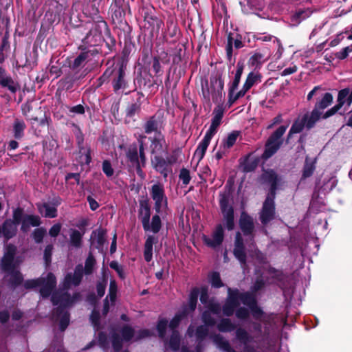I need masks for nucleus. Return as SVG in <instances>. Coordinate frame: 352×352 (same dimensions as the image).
<instances>
[{"mask_svg":"<svg viewBox=\"0 0 352 352\" xmlns=\"http://www.w3.org/2000/svg\"><path fill=\"white\" fill-rule=\"evenodd\" d=\"M209 282L212 287L219 289L223 287L224 284L221 278L220 274L218 272H212L208 275Z\"/></svg>","mask_w":352,"mask_h":352,"instance_id":"nucleus-53","label":"nucleus"},{"mask_svg":"<svg viewBox=\"0 0 352 352\" xmlns=\"http://www.w3.org/2000/svg\"><path fill=\"white\" fill-rule=\"evenodd\" d=\"M199 295V288L197 287L192 288L189 294L188 304L184 305L182 310H185L188 315L192 314L196 309Z\"/></svg>","mask_w":352,"mask_h":352,"instance_id":"nucleus-27","label":"nucleus"},{"mask_svg":"<svg viewBox=\"0 0 352 352\" xmlns=\"http://www.w3.org/2000/svg\"><path fill=\"white\" fill-rule=\"evenodd\" d=\"M151 196L155 201H164L165 205L167 204V197L161 184H155L151 186Z\"/></svg>","mask_w":352,"mask_h":352,"instance_id":"nucleus-30","label":"nucleus"},{"mask_svg":"<svg viewBox=\"0 0 352 352\" xmlns=\"http://www.w3.org/2000/svg\"><path fill=\"white\" fill-rule=\"evenodd\" d=\"M41 218L38 215L27 214L23 213V217L21 222V230L26 232L30 226L38 227L41 225Z\"/></svg>","mask_w":352,"mask_h":352,"instance_id":"nucleus-29","label":"nucleus"},{"mask_svg":"<svg viewBox=\"0 0 352 352\" xmlns=\"http://www.w3.org/2000/svg\"><path fill=\"white\" fill-rule=\"evenodd\" d=\"M98 345L103 350L106 351L109 347L108 336L104 331H99L98 333Z\"/></svg>","mask_w":352,"mask_h":352,"instance_id":"nucleus-57","label":"nucleus"},{"mask_svg":"<svg viewBox=\"0 0 352 352\" xmlns=\"http://www.w3.org/2000/svg\"><path fill=\"white\" fill-rule=\"evenodd\" d=\"M118 292V285L115 279H111L109 283V294L108 298L111 302H114L116 300Z\"/></svg>","mask_w":352,"mask_h":352,"instance_id":"nucleus-62","label":"nucleus"},{"mask_svg":"<svg viewBox=\"0 0 352 352\" xmlns=\"http://www.w3.org/2000/svg\"><path fill=\"white\" fill-rule=\"evenodd\" d=\"M56 278L52 272H48L46 277H39L35 279H29L24 282L26 289L41 287L39 293L43 298H47L56 287Z\"/></svg>","mask_w":352,"mask_h":352,"instance_id":"nucleus-4","label":"nucleus"},{"mask_svg":"<svg viewBox=\"0 0 352 352\" xmlns=\"http://www.w3.org/2000/svg\"><path fill=\"white\" fill-rule=\"evenodd\" d=\"M236 338L243 344L244 352H256L254 347L250 344L253 341V337L243 328L239 327L235 332Z\"/></svg>","mask_w":352,"mask_h":352,"instance_id":"nucleus-25","label":"nucleus"},{"mask_svg":"<svg viewBox=\"0 0 352 352\" xmlns=\"http://www.w3.org/2000/svg\"><path fill=\"white\" fill-rule=\"evenodd\" d=\"M239 135V131H233L232 133L228 134L227 138L223 142V146L227 148H230L235 144L238 136Z\"/></svg>","mask_w":352,"mask_h":352,"instance_id":"nucleus-61","label":"nucleus"},{"mask_svg":"<svg viewBox=\"0 0 352 352\" xmlns=\"http://www.w3.org/2000/svg\"><path fill=\"white\" fill-rule=\"evenodd\" d=\"M333 96L331 93L326 92L319 94L316 98L313 110L309 113L310 115V122L319 121L323 111L333 103Z\"/></svg>","mask_w":352,"mask_h":352,"instance_id":"nucleus-10","label":"nucleus"},{"mask_svg":"<svg viewBox=\"0 0 352 352\" xmlns=\"http://www.w3.org/2000/svg\"><path fill=\"white\" fill-rule=\"evenodd\" d=\"M245 46L244 43L242 41V36L240 34H236L235 36H233L232 32H229L227 38V44L226 47V56L229 61H231L233 47L236 50H239Z\"/></svg>","mask_w":352,"mask_h":352,"instance_id":"nucleus-23","label":"nucleus"},{"mask_svg":"<svg viewBox=\"0 0 352 352\" xmlns=\"http://www.w3.org/2000/svg\"><path fill=\"white\" fill-rule=\"evenodd\" d=\"M100 39L101 32L98 31V28L91 29L86 34L85 37L82 39L85 44L90 46H95L97 45V38Z\"/></svg>","mask_w":352,"mask_h":352,"instance_id":"nucleus-38","label":"nucleus"},{"mask_svg":"<svg viewBox=\"0 0 352 352\" xmlns=\"http://www.w3.org/2000/svg\"><path fill=\"white\" fill-rule=\"evenodd\" d=\"M130 78L127 74L126 65L123 60L113 62L96 80V87L99 88L104 84L110 82L113 91L116 94L129 95L132 93Z\"/></svg>","mask_w":352,"mask_h":352,"instance_id":"nucleus-1","label":"nucleus"},{"mask_svg":"<svg viewBox=\"0 0 352 352\" xmlns=\"http://www.w3.org/2000/svg\"><path fill=\"white\" fill-rule=\"evenodd\" d=\"M206 88L202 85V94L204 98L210 101V97L213 102L219 103L222 101L223 96L225 93L223 92L224 87V81L222 78V74L217 72L215 74H212L210 78V85L206 80Z\"/></svg>","mask_w":352,"mask_h":352,"instance_id":"nucleus-3","label":"nucleus"},{"mask_svg":"<svg viewBox=\"0 0 352 352\" xmlns=\"http://www.w3.org/2000/svg\"><path fill=\"white\" fill-rule=\"evenodd\" d=\"M135 95V102L128 105V107L126 109L125 113L126 118H132L135 116V114L139 113L141 111V105L142 103V98L144 97V94H143V92L138 91Z\"/></svg>","mask_w":352,"mask_h":352,"instance_id":"nucleus-28","label":"nucleus"},{"mask_svg":"<svg viewBox=\"0 0 352 352\" xmlns=\"http://www.w3.org/2000/svg\"><path fill=\"white\" fill-rule=\"evenodd\" d=\"M139 146L136 144H133L126 151V157L128 161L135 167L137 173L140 175L142 173V170L140 168L139 162Z\"/></svg>","mask_w":352,"mask_h":352,"instance_id":"nucleus-26","label":"nucleus"},{"mask_svg":"<svg viewBox=\"0 0 352 352\" xmlns=\"http://www.w3.org/2000/svg\"><path fill=\"white\" fill-rule=\"evenodd\" d=\"M233 254L241 265H246L247 253L245 245H234Z\"/></svg>","mask_w":352,"mask_h":352,"instance_id":"nucleus-40","label":"nucleus"},{"mask_svg":"<svg viewBox=\"0 0 352 352\" xmlns=\"http://www.w3.org/2000/svg\"><path fill=\"white\" fill-rule=\"evenodd\" d=\"M85 231L80 232L79 230L76 229L70 230L69 234V245L70 246L75 248H80L82 245V238Z\"/></svg>","mask_w":352,"mask_h":352,"instance_id":"nucleus-36","label":"nucleus"},{"mask_svg":"<svg viewBox=\"0 0 352 352\" xmlns=\"http://www.w3.org/2000/svg\"><path fill=\"white\" fill-rule=\"evenodd\" d=\"M23 217V208L17 207L12 211V219H6L1 227L5 241L14 237L17 234V226L21 223Z\"/></svg>","mask_w":352,"mask_h":352,"instance_id":"nucleus-8","label":"nucleus"},{"mask_svg":"<svg viewBox=\"0 0 352 352\" xmlns=\"http://www.w3.org/2000/svg\"><path fill=\"white\" fill-rule=\"evenodd\" d=\"M288 125H281L274 131L266 140L264 151L261 155V159L267 160L272 157L280 149L283 144L282 137L285 134Z\"/></svg>","mask_w":352,"mask_h":352,"instance_id":"nucleus-6","label":"nucleus"},{"mask_svg":"<svg viewBox=\"0 0 352 352\" xmlns=\"http://www.w3.org/2000/svg\"><path fill=\"white\" fill-rule=\"evenodd\" d=\"M144 21L151 26L152 34L153 32H158L163 25L162 19L148 12L144 13Z\"/></svg>","mask_w":352,"mask_h":352,"instance_id":"nucleus-35","label":"nucleus"},{"mask_svg":"<svg viewBox=\"0 0 352 352\" xmlns=\"http://www.w3.org/2000/svg\"><path fill=\"white\" fill-rule=\"evenodd\" d=\"M259 158L258 157L251 160L247 158L243 164V171L245 173L254 171L257 168Z\"/></svg>","mask_w":352,"mask_h":352,"instance_id":"nucleus-58","label":"nucleus"},{"mask_svg":"<svg viewBox=\"0 0 352 352\" xmlns=\"http://www.w3.org/2000/svg\"><path fill=\"white\" fill-rule=\"evenodd\" d=\"M83 277V269L80 265H77L74 270V274L67 273L63 280V287L64 289H69L72 285L78 286L82 281Z\"/></svg>","mask_w":352,"mask_h":352,"instance_id":"nucleus-22","label":"nucleus"},{"mask_svg":"<svg viewBox=\"0 0 352 352\" xmlns=\"http://www.w3.org/2000/svg\"><path fill=\"white\" fill-rule=\"evenodd\" d=\"M108 282V276L104 270L101 278L96 283V292L98 298H102L104 294Z\"/></svg>","mask_w":352,"mask_h":352,"instance_id":"nucleus-44","label":"nucleus"},{"mask_svg":"<svg viewBox=\"0 0 352 352\" xmlns=\"http://www.w3.org/2000/svg\"><path fill=\"white\" fill-rule=\"evenodd\" d=\"M212 239L206 234L201 236L202 241L207 247L216 249L220 246L224 240V230L221 224H217L212 233Z\"/></svg>","mask_w":352,"mask_h":352,"instance_id":"nucleus-16","label":"nucleus"},{"mask_svg":"<svg viewBox=\"0 0 352 352\" xmlns=\"http://www.w3.org/2000/svg\"><path fill=\"white\" fill-rule=\"evenodd\" d=\"M47 230L43 227L35 228L32 233V238L36 243L40 244L43 242Z\"/></svg>","mask_w":352,"mask_h":352,"instance_id":"nucleus-55","label":"nucleus"},{"mask_svg":"<svg viewBox=\"0 0 352 352\" xmlns=\"http://www.w3.org/2000/svg\"><path fill=\"white\" fill-rule=\"evenodd\" d=\"M224 109L221 105H217L213 110V117L211 120V125L219 127L223 117Z\"/></svg>","mask_w":352,"mask_h":352,"instance_id":"nucleus-46","label":"nucleus"},{"mask_svg":"<svg viewBox=\"0 0 352 352\" xmlns=\"http://www.w3.org/2000/svg\"><path fill=\"white\" fill-rule=\"evenodd\" d=\"M98 54V51L96 48L91 50H86L85 48L73 60L67 58L66 59V64L72 71L78 72Z\"/></svg>","mask_w":352,"mask_h":352,"instance_id":"nucleus-13","label":"nucleus"},{"mask_svg":"<svg viewBox=\"0 0 352 352\" xmlns=\"http://www.w3.org/2000/svg\"><path fill=\"white\" fill-rule=\"evenodd\" d=\"M146 138L145 135H140L138 138V142L139 144V162H140V168L144 167L146 163V157L144 151V140Z\"/></svg>","mask_w":352,"mask_h":352,"instance_id":"nucleus-42","label":"nucleus"},{"mask_svg":"<svg viewBox=\"0 0 352 352\" xmlns=\"http://www.w3.org/2000/svg\"><path fill=\"white\" fill-rule=\"evenodd\" d=\"M154 84L155 82H152L149 77L143 75L142 68H138L134 73L133 88L131 90L132 92L138 91L142 92L143 90L151 88Z\"/></svg>","mask_w":352,"mask_h":352,"instance_id":"nucleus-18","label":"nucleus"},{"mask_svg":"<svg viewBox=\"0 0 352 352\" xmlns=\"http://www.w3.org/2000/svg\"><path fill=\"white\" fill-rule=\"evenodd\" d=\"M16 251V247L14 244L9 243L6 246L4 254L1 260V267L3 271H9L16 268L14 257Z\"/></svg>","mask_w":352,"mask_h":352,"instance_id":"nucleus-17","label":"nucleus"},{"mask_svg":"<svg viewBox=\"0 0 352 352\" xmlns=\"http://www.w3.org/2000/svg\"><path fill=\"white\" fill-rule=\"evenodd\" d=\"M219 207L225 221V226L228 230L231 231L234 228V210L230 204L231 193L230 190L219 192Z\"/></svg>","mask_w":352,"mask_h":352,"instance_id":"nucleus-7","label":"nucleus"},{"mask_svg":"<svg viewBox=\"0 0 352 352\" xmlns=\"http://www.w3.org/2000/svg\"><path fill=\"white\" fill-rule=\"evenodd\" d=\"M189 315L186 314L185 310H180L177 311L173 318L170 320L168 323V327L171 330V332L174 331H178V327L181 323V322L186 318Z\"/></svg>","mask_w":352,"mask_h":352,"instance_id":"nucleus-37","label":"nucleus"},{"mask_svg":"<svg viewBox=\"0 0 352 352\" xmlns=\"http://www.w3.org/2000/svg\"><path fill=\"white\" fill-rule=\"evenodd\" d=\"M261 179L263 183L270 184V186L265 200H270L271 202L274 203L276 190L278 188L281 177L274 169L269 168L263 170L261 175Z\"/></svg>","mask_w":352,"mask_h":352,"instance_id":"nucleus-12","label":"nucleus"},{"mask_svg":"<svg viewBox=\"0 0 352 352\" xmlns=\"http://www.w3.org/2000/svg\"><path fill=\"white\" fill-rule=\"evenodd\" d=\"M210 142V140L204 138L203 140L199 143L195 152V155L198 158L199 161L204 158Z\"/></svg>","mask_w":352,"mask_h":352,"instance_id":"nucleus-49","label":"nucleus"},{"mask_svg":"<svg viewBox=\"0 0 352 352\" xmlns=\"http://www.w3.org/2000/svg\"><path fill=\"white\" fill-rule=\"evenodd\" d=\"M244 69V63L242 61H239L236 64V71L234 75L233 81L230 85L229 87L237 89L240 83L241 77L242 76Z\"/></svg>","mask_w":352,"mask_h":352,"instance_id":"nucleus-48","label":"nucleus"},{"mask_svg":"<svg viewBox=\"0 0 352 352\" xmlns=\"http://www.w3.org/2000/svg\"><path fill=\"white\" fill-rule=\"evenodd\" d=\"M181 335L179 331H174L171 334L168 340V346L173 351H177L181 345Z\"/></svg>","mask_w":352,"mask_h":352,"instance_id":"nucleus-43","label":"nucleus"},{"mask_svg":"<svg viewBox=\"0 0 352 352\" xmlns=\"http://www.w3.org/2000/svg\"><path fill=\"white\" fill-rule=\"evenodd\" d=\"M275 203L270 200H265L260 214V220L262 224L267 225L275 217Z\"/></svg>","mask_w":352,"mask_h":352,"instance_id":"nucleus-24","label":"nucleus"},{"mask_svg":"<svg viewBox=\"0 0 352 352\" xmlns=\"http://www.w3.org/2000/svg\"><path fill=\"white\" fill-rule=\"evenodd\" d=\"M349 94V88L346 87L340 89L338 94L337 104L333 106V108L338 112V111L346 104V98Z\"/></svg>","mask_w":352,"mask_h":352,"instance_id":"nucleus-47","label":"nucleus"},{"mask_svg":"<svg viewBox=\"0 0 352 352\" xmlns=\"http://www.w3.org/2000/svg\"><path fill=\"white\" fill-rule=\"evenodd\" d=\"M150 142L149 150L151 157L155 155H161L164 152L167 151V144L166 142L165 135L162 133H158L153 136L148 138Z\"/></svg>","mask_w":352,"mask_h":352,"instance_id":"nucleus-15","label":"nucleus"},{"mask_svg":"<svg viewBox=\"0 0 352 352\" xmlns=\"http://www.w3.org/2000/svg\"><path fill=\"white\" fill-rule=\"evenodd\" d=\"M107 230L101 227L92 231L91 237H96V245L95 248L100 252H103V247L106 242Z\"/></svg>","mask_w":352,"mask_h":352,"instance_id":"nucleus-32","label":"nucleus"},{"mask_svg":"<svg viewBox=\"0 0 352 352\" xmlns=\"http://www.w3.org/2000/svg\"><path fill=\"white\" fill-rule=\"evenodd\" d=\"M261 75L259 73L251 72L248 74L243 85L241 91L245 94L257 82H261Z\"/></svg>","mask_w":352,"mask_h":352,"instance_id":"nucleus-33","label":"nucleus"},{"mask_svg":"<svg viewBox=\"0 0 352 352\" xmlns=\"http://www.w3.org/2000/svg\"><path fill=\"white\" fill-rule=\"evenodd\" d=\"M168 327V321L165 318H160L157 322L156 330L159 338L164 339L166 335V329Z\"/></svg>","mask_w":352,"mask_h":352,"instance_id":"nucleus-51","label":"nucleus"},{"mask_svg":"<svg viewBox=\"0 0 352 352\" xmlns=\"http://www.w3.org/2000/svg\"><path fill=\"white\" fill-rule=\"evenodd\" d=\"M235 325L229 318H223L217 325V328L221 332H231L235 329Z\"/></svg>","mask_w":352,"mask_h":352,"instance_id":"nucleus-54","label":"nucleus"},{"mask_svg":"<svg viewBox=\"0 0 352 352\" xmlns=\"http://www.w3.org/2000/svg\"><path fill=\"white\" fill-rule=\"evenodd\" d=\"M266 60L264 54L256 52L249 58L248 64L252 67H261Z\"/></svg>","mask_w":352,"mask_h":352,"instance_id":"nucleus-50","label":"nucleus"},{"mask_svg":"<svg viewBox=\"0 0 352 352\" xmlns=\"http://www.w3.org/2000/svg\"><path fill=\"white\" fill-rule=\"evenodd\" d=\"M139 204L138 218L141 221L144 230L145 232L151 231L154 234L158 233L162 226L160 215L154 214L150 223L151 211L148 199L140 200Z\"/></svg>","mask_w":352,"mask_h":352,"instance_id":"nucleus-2","label":"nucleus"},{"mask_svg":"<svg viewBox=\"0 0 352 352\" xmlns=\"http://www.w3.org/2000/svg\"><path fill=\"white\" fill-rule=\"evenodd\" d=\"M10 274V278L9 280L10 284L14 289L18 287L23 282V276L21 272L14 268L12 270L5 271Z\"/></svg>","mask_w":352,"mask_h":352,"instance_id":"nucleus-39","label":"nucleus"},{"mask_svg":"<svg viewBox=\"0 0 352 352\" xmlns=\"http://www.w3.org/2000/svg\"><path fill=\"white\" fill-rule=\"evenodd\" d=\"M157 243V239L153 235H149L145 241L144 248V258L146 262H150L153 258V246Z\"/></svg>","mask_w":352,"mask_h":352,"instance_id":"nucleus-34","label":"nucleus"},{"mask_svg":"<svg viewBox=\"0 0 352 352\" xmlns=\"http://www.w3.org/2000/svg\"><path fill=\"white\" fill-rule=\"evenodd\" d=\"M213 342L219 349L226 352L232 349L229 342L225 340L224 338L220 334H216L214 336Z\"/></svg>","mask_w":352,"mask_h":352,"instance_id":"nucleus-52","label":"nucleus"},{"mask_svg":"<svg viewBox=\"0 0 352 352\" xmlns=\"http://www.w3.org/2000/svg\"><path fill=\"white\" fill-rule=\"evenodd\" d=\"M96 263V261L91 252H89L85 263V274L89 275L93 273L94 267Z\"/></svg>","mask_w":352,"mask_h":352,"instance_id":"nucleus-56","label":"nucleus"},{"mask_svg":"<svg viewBox=\"0 0 352 352\" xmlns=\"http://www.w3.org/2000/svg\"><path fill=\"white\" fill-rule=\"evenodd\" d=\"M316 158L314 160L307 157L305 160L304 166L302 170L300 181L305 180L310 177L316 170Z\"/></svg>","mask_w":352,"mask_h":352,"instance_id":"nucleus-31","label":"nucleus"},{"mask_svg":"<svg viewBox=\"0 0 352 352\" xmlns=\"http://www.w3.org/2000/svg\"><path fill=\"white\" fill-rule=\"evenodd\" d=\"M236 89L229 87L228 89V104L229 107H231L238 99L243 97L245 94L241 91H239L234 94V91Z\"/></svg>","mask_w":352,"mask_h":352,"instance_id":"nucleus-60","label":"nucleus"},{"mask_svg":"<svg viewBox=\"0 0 352 352\" xmlns=\"http://www.w3.org/2000/svg\"><path fill=\"white\" fill-rule=\"evenodd\" d=\"M239 228L245 236L250 237V240L254 241V223L253 218L246 212H242L239 221Z\"/></svg>","mask_w":352,"mask_h":352,"instance_id":"nucleus-20","label":"nucleus"},{"mask_svg":"<svg viewBox=\"0 0 352 352\" xmlns=\"http://www.w3.org/2000/svg\"><path fill=\"white\" fill-rule=\"evenodd\" d=\"M316 122H310V115L309 113H306L300 120L297 119L294 122L287 134V140L289 141L293 134L300 133L304 127L307 129L314 128Z\"/></svg>","mask_w":352,"mask_h":352,"instance_id":"nucleus-19","label":"nucleus"},{"mask_svg":"<svg viewBox=\"0 0 352 352\" xmlns=\"http://www.w3.org/2000/svg\"><path fill=\"white\" fill-rule=\"evenodd\" d=\"M0 86L8 89L12 94H15L21 89L20 84L2 67H0Z\"/></svg>","mask_w":352,"mask_h":352,"instance_id":"nucleus-21","label":"nucleus"},{"mask_svg":"<svg viewBox=\"0 0 352 352\" xmlns=\"http://www.w3.org/2000/svg\"><path fill=\"white\" fill-rule=\"evenodd\" d=\"M73 305V299L68 292H63V298L59 305L52 311V316L59 320V329L64 331L69 324L70 314L67 308Z\"/></svg>","mask_w":352,"mask_h":352,"instance_id":"nucleus-5","label":"nucleus"},{"mask_svg":"<svg viewBox=\"0 0 352 352\" xmlns=\"http://www.w3.org/2000/svg\"><path fill=\"white\" fill-rule=\"evenodd\" d=\"M66 107L69 110L68 116L70 117H74L76 115H83L85 113L84 105L80 104L73 107L66 106Z\"/></svg>","mask_w":352,"mask_h":352,"instance_id":"nucleus-63","label":"nucleus"},{"mask_svg":"<svg viewBox=\"0 0 352 352\" xmlns=\"http://www.w3.org/2000/svg\"><path fill=\"white\" fill-rule=\"evenodd\" d=\"M209 330L205 325H199L195 329V337L197 341L202 342L208 336Z\"/></svg>","mask_w":352,"mask_h":352,"instance_id":"nucleus-59","label":"nucleus"},{"mask_svg":"<svg viewBox=\"0 0 352 352\" xmlns=\"http://www.w3.org/2000/svg\"><path fill=\"white\" fill-rule=\"evenodd\" d=\"M177 156L172 155L166 158L161 155L151 157V164L152 168L160 174L164 179H166L168 175L173 173V166L177 162Z\"/></svg>","mask_w":352,"mask_h":352,"instance_id":"nucleus-9","label":"nucleus"},{"mask_svg":"<svg viewBox=\"0 0 352 352\" xmlns=\"http://www.w3.org/2000/svg\"><path fill=\"white\" fill-rule=\"evenodd\" d=\"M26 125L23 120L15 119L13 123V135L16 140H21L24 136Z\"/></svg>","mask_w":352,"mask_h":352,"instance_id":"nucleus-41","label":"nucleus"},{"mask_svg":"<svg viewBox=\"0 0 352 352\" xmlns=\"http://www.w3.org/2000/svg\"><path fill=\"white\" fill-rule=\"evenodd\" d=\"M240 305V302H236L226 298L224 305L222 307V311L224 316H232L236 309Z\"/></svg>","mask_w":352,"mask_h":352,"instance_id":"nucleus-45","label":"nucleus"},{"mask_svg":"<svg viewBox=\"0 0 352 352\" xmlns=\"http://www.w3.org/2000/svg\"><path fill=\"white\" fill-rule=\"evenodd\" d=\"M267 271L270 274H272V278L280 282L285 280V276L281 270H277L272 266H269Z\"/></svg>","mask_w":352,"mask_h":352,"instance_id":"nucleus-64","label":"nucleus"},{"mask_svg":"<svg viewBox=\"0 0 352 352\" xmlns=\"http://www.w3.org/2000/svg\"><path fill=\"white\" fill-rule=\"evenodd\" d=\"M166 125V118L164 113L157 111L155 114L150 116L143 124V129L146 134L154 133L156 135L158 133H162Z\"/></svg>","mask_w":352,"mask_h":352,"instance_id":"nucleus-14","label":"nucleus"},{"mask_svg":"<svg viewBox=\"0 0 352 352\" xmlns=\"http://www.w3.org/2000/svg\"><path fill=\"white\" fill-rule=\"evenodd\" d=\"M120 334L114 332L111 336V345L115 352H120L122 350L123 342L131 341L135 336V330L131 326L124 324L120 329Z\"/></svg>","mask_w":352,"mask_h":352,"instance_id":"nucleus-11","label":"nucleus"}]
</instances>
